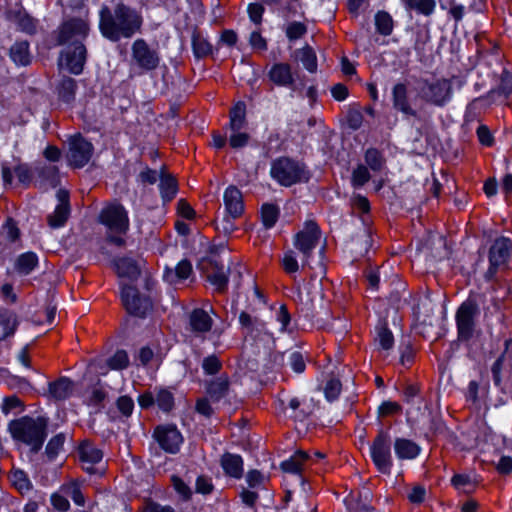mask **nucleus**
<instances>
[{
    "instance_id": "obj_1",
    "label": "nucleus",
    "mask_w": 512,
    "mask_h": 512,
    "mask_svg": "<svg viewBox=\"0 0 512 512\" xmlns=\"http://www.w3.org/2000/svg\"><path fill=\"white\" fill-rule=\"evenodd\" d=\"M98 15L100 33L111 42L131 39L141 32L144 23L141 12L122 1L113 6L103 4Z\"/></svg>"
},
{
    "instance_id": "obj_2",
    "label": "nucleus",
    "mask_w": 512,
    "mask_h": 512,
    "mask_svg": "<svg viewBox=\"0 0 512 512\" xmlns=\"http://www.w3.org/2000/svg\"><path fill=\"white\" fill-rule=\"evenodd\" d=\"M48 420L45 417L36 418L24 416L9 424L12 437L30 446L31 452L37 453L47 437Z\"/></svg>"
},
{
    "instance_id": "obj_3",
    "label": "nucleus",
    "mask_w": 512,
    "mask_h": 512,
    "mask_svg": "<svg viewBox=\"0 0 512 512\" xmlns=\"http://www.w3.org/2000/svg\"><path fill=\"white\" fill-rule=\"evenodd\" d=\"M271 177L280 185L290 187L297 183H307L311 173L305 163L290 157H279L271 164Z\"/></svg>"
},
{
    "instance_id": "obj_4",
    "label": "nucleus",
    "mask_w": 512,
    "mask_h": 512,
    "mask_svg": "<svg viewBox=\"0 0 512 512\" xmlns=\"http://www.w3.org/2000/svg\"><path fill=\"white\" fill-rule=\"evenodd\" d=\"M415 99L420 98L426 103L442 107L450 101L452 97V85L447 79H428L420 78L416 82Z\"/></svg>"
},
{
    "instance_id": "obj_5",
    "label": "nucleus",
    "mask_w": 512,
    "mask_h": 512,
    "mask_svg": "<svg viewBox=\"0 0 512 512\" xmlns=\"http://www.w3.org/2000/svg\"><path fill=\"white\" fill-rule=\"evenodd\" d=\"M480 307L475 297L469 296L457 309L455 322L458 340L468 342L474 336Z\"/></svg>"
},
{
    "instance_id": "obj_6",
    "label": "nucleus",
    "mask_w": 512,
    "mask_h": 512,
    "mask_svg": "<svg viewBox=\"0 0 512 512\" xmlns=\"http://www.w3.org/2000/svg\"><path fill=\"white\" fill-rule=\"evenodd\" d=\"M391 444L389 432L380 429L370 446V455L375 467L385 475H389L393 467Z\"/></svg>"
},
{
    "instance_id": "obj_7",
    "label": "nucleus",
    "mask_w": 512,
    "mask_h": 512,
    "mask_svg": "<svg viewBox=\"0 0 512 512\" xmlns=\"http://www.w3.org/2000/svg\"><path fill=\"white\" fill-rule=\"evenodd\" d=\"M160 55L156 49L149 46L146 40L136 39L131 46V64L140 69L141 74L158 68Z\"/></svg>"
},
{
    "instance_id": "obj_8",
    "label": "nucleus",
    "mask_w": 512,
    "mask_h": 512,
    "mask_svg": "<svg viewBox=\"0 0 512 512\" xmlns=\"http://www.w3.org/2000/svg\"><path fill=\"white\" fill-rule=\"evenodd\" d=\"M321 238L319 226L314 221H307L302 231L295 235L294 246L302 255V266H309V258Z\"/></svg>"
},
{
    "instance_id": "obj_9",
    "label": "nucleus",
    "mask_w": 512,
    "mask_h": 512,
    "mask_svg": "<svg viewBox=\"0 0 512 512\" xmlns=\"http://www.w3.org/2000/svg\"><path fill=\"white\" fill-rule=\"evenodd\" d=\"M68 145L69 149L66 157L70 166L82 168L89 163L94 152L91 142L77 134L69 138Z\"/></svg>"
},
{
    "instance_id": "obj_10",
    "label": "nucleus",
    "mask_w": 512,
    "mask_h": 512,
    "mask_svg": "<svg viewBox=\"0 0 512 512\" xmlns=\"http://www.w3.org/2000/svg\"><path fill=\"white\" fill-rule=\"evenodd\" d=\"M121 299L127 312L136 317L143 318L152 309L150 298L142 295L135 287L130 285L122 287Z\"/></svg>"
},
{
    "instance_id": "obj_11",
    "label": "nucleus",
    "mask_w": 512,
    "mask_h": 512,
    "mask_svg": "<svg viewBox=\"0 0 512 512\" xmlns=\"http://www.w3.org/2000/svg\"><path fill=\"white\" fill-rule=\"evenodd\" d=\"M200 269L205 278L218 292H224L228 284V276L222 261L215 256H209L200 262Z\"/></svg>"
},
{
    "instance_id": "obj_12",
    "label": "nucleus",
    "mask_w": 512,
    "mask_h": 512,
    "mask_svg": "<svg viewBox=\"0 0 512 512\" xmlns=\"http://www.w3.org/2000/svg\"><path fill=\"white\" fill-rule=\"evenodd\" d=\"M100 222L117 234H124L129 228L127 211L118 203L110 204L102 209Z\"/></svg>"
},
{
    "instance_id": "obj_13",
    "label": "nucleus",
    "mask_w": 512,
    "mask_h": 512,
    "mask_svg": "<svg viewBox=\"0 0 512 512\" xmlns=\"http://www.w3.org/2000/svg\"><path fill=\"white\" fill-rule=\"evenodd\" d=\"M89 24L80 18H71L65 21L58 29L57 43L64 45L82 42L88 35Z\"/></svg>"
},
{
    "instance_id": "obj_14",
    "label": "nucleus",
    "mask_w": 512,
    "mask_h": 512,
    "mask_svg": "<svg viewBox=\"0 0 512 512\" xmlns=\"http://www.w3.org/2000/svg\"><path fill=\"white\" fill-rule=\"evenodd\" d=\"M87 50L82 42H77L74 46L68 47L61 53L59 66L65 67L71 74L79 75L84 69Z\"/></svg>"
},
{
    "instance_id": "obj_15",
    "label": "nucleus",
    "mask_w": 512,
    "mask_h": 512,
    "mask_svg": "<svg viewBox=\"0 0 512 512\" xmlns=\"http://www.w3.org/2000/svg\"><path fill=\"white\" fill-rule=\"evenodd\" d=\"M269 80L279 87H286L294 92H302V88L296 84L292 66L286 62L274 63L267 74Z\"/></svg>"
},
{
    "instance_id": "obj_16",
    "label": "nucleus",
    "mask_w": 512,
    "mask_h": 512,
    "mask_svg": "<svg viewBox=\"0 0 512 512\" xmlns=\"http://www.w3.org/2000/svg\"><path fill=\"white\" fill-rule=\"evenodd\" d=\"M392 105L393 108L403 114L405 117L419 118L416 109L411 105L410 90L408 82H398L392 87Z\"/></svg>"
},
{
    "instance_id": "obj_17",
    "label": "nucleus",
    "mask_w": 512,
    "mask_h": 512,
    "mask_svg": "<svg viewBox=\"0 0 512 512\" xmlns=\"http://www.w3.org/2000/svg\"><path fill=\"white\" fill-rule=\"evenodd\" d=\"M160 447L167 453L175 454L179 451L183 437L179 430L172 425L158 426L153 433Z\"/></svg>"
},
{
    "instance_id": "obj_18",
    "label": "nucleus",
    "mask_w": 512,
    "mask_h": 512,
    "mask_svg": "<svg viewBox=\"0 0 512 512\" xmlns=\"http://www.w3.org/2000/svg\"><path fill=\"white\" fill-rule=\"evenodd\" d=\"M59 204L54 212L47 217L48 224L51 228H60L65 225L70 215L69 194L65 190L57 192Z\"/></svg>"
},
{
    "instance_id": "obj_19",
    "label": "nucleus",
    "mask_w": 512,
    "mask_h": 512,
    "mask_svg": "<svg viewBox=\"0 0 512 512\" xmlns=\"http://www.w3.org/2000/svg\"><path fill=\"white\" fill-rule=\"evenodd\" d=\"M78 455L84 465V469L88 473H93L94 465L99 463L103 458V452L88 440L83 441L79 445Z\"/></svg>"
},
{
    "instance_id": "obj_20",
    "label": "nucleus",
    "mask_w": 512,
    "mask_h": 512,
    "mask_svg": "<svg viewBox=\"0 0 512 512\" xmlns=\"http://www.w3.org/2000/svg\"><path fill=\"white\" fill-rule=\"evenodd\" d=\"M225 212L234 218H239L244 212V202L241 191L235 186H229L224 192Z\"/></svg>"
},
{
    "instance_id": "obj_21",
    "label": "nucleus",
    "mask_w": 512,
    "mask_h": 512,
    "mask_svg": "<svg viewBox=\"0 0 512 512\" xmlns=\"http://www.w3.org/2000/svg\"><path fill=\"white\" fill-rule=\"evenodd\" d=\"M239 323L246 334L257 339L263 335H270L266 323L258 317H252L247 312L243 311L239 315Z\"/></svg>"
},
{
    "instance_id": "obj_22",
    "label": "nucleus",
    "mask_w": 512,
    "mask_h": 512,
    "mask_svg": "<svg viewBox=\"0 0 512 512\" xmlns=\"http://www.w3.org/2000/svg\"><path fill=\"white\" fill-rule=\"evenodd\" d=\"M213 319L203 308L194 309L189 316L190 330L196 335H202L211 330Z\"/></svg>"
},
{
    "instance_id": "obj_23",
    "label": "nucleus",
    "mask_w": 512,
    "mask_h": 512,
    "mask_svg": "<svg viewBox=\"0 0 512 512\" xmlns=\"http://www.w3.org/2000/svg\"><path fill=\"white\" fill-rule=\"evenodd\" d=\"M393 446L399 460H413L421 453V447L416 442L404 437H397Z\"/></svg>"
},
{
    "instance_id": "obj_24",
    "label": "nucleus",
    "mask_w": 512,
    "mask_h": 512,
    "mask_svg": "<svg viewBox=\"0 0 512 512\" xmlns=\"http://www.w3.org/2000/svg\"><path fill=\"white\" fill-rule=\"evenodd\" d=\"M510 256V240L505 237L497 238L489 250V264L503 266Z\"/></svg>"
},
{
    "instance_id": "obj_25",
    "label": "nucleus",
    "mask_w": 512,
    "mask_h": 512,
    "mask_svg": "<svg viewBox=\"0 0 512 512\" xmlns=\"http://www.w3.org/2000/svg\"><path fill=\"white\" fill-rule=\"evenodd\" d=\"M114 269L119 277L136 280L141 273L138 262L131 257H118L113 260Z\"/></svg>"
},
{
    "instance_id": "obj_26",
    "label": "nucleus",
    "mask_w": 512,
    "mask_h": 512,
    "mask_svg": "<svg viewBox=\"0 0 512 512\" xmlns=\"http://www.w3.org/2000/svg\"><path fill=\"white\" fill-rule=\"evenodd\" d=\"M7 19L15 23L18 29L26 34H34L37 30V20L22 10H10Z\"/></svg>"
},
{
    "instance_id": "obj_27",
    "label": "nucleus",
    "mask_w": 512,
    "mask_h": 512,
    "mask_svg": "<svg viewBox=\"0 0 512 512\" xmlns=\"http://www.w3.org/2000/svg\"><path fill=\"white\" fill-rule=\"evenodd\" d=\"M229 386L228 377L221 375L207 383L206 393L210 400L218 402L228 394Z\"/></svg>"
},
{
    "instance_id": "obj_28",
    "label": "nucleus",
    "mask_w": 512,
    "mask_h": 512,
    "mask_svg": "<svg viewBox=\"0 0 512 512\" xmlns=\"http://www.w3.org/2000/svg\"><path fill=\"white\" fill-rule=\"evenodd\" d=\"M74 384L67 377H60L54 382L49 383V395L55 400H65L73 392Z\"/></svg>"
},
{
    "instance_id": "obj_29",
    "label": "nucleus",
    "mask_w": 512,
    "mask_h": 512,
    "mask_svg": "<svg viewBox=\"0 0 512 512\" xmlns=\"http://www.w3.org/2000/svg\"><path fill=\"white\" fill-rule=\"evenodd\" d=\"M221 466L230 477L239 479L243 475V460L239 455L225 453L221 457Z\"/></svg>"
},
{
    "instance_id": "obj_30",
    "label": "nucleus",
    "mask_w": 512,
    "mask_h": 512,
    "mask_svg": "<svg viewBox=\"0 0 512 512\" xmlns=\"http://www.w3.org/2000/svg\"><path fill=\"white\" fill-rule=\"evenodd\" d=\"M19 324L17 315L9 310H0V341L13 336Z\"/></svg>"
},
{
    "instance_id": "obj_31",
    "label": "nucleus",
    "mask_w": 512,
    "mask_h": 512,
    "mask_svg": "<svg viewBox=\"0 0 512 512\" xmlns=\"http://www.w3.org/2000/svg\"><path fill=\"white\" fill-rule=\"evenodd\" d=\"M9 56L16 65H29L31 63L29 43L25 40L15 42L9 50Z\"/></svg>"
},
{
    "instance_id": "obj_32",
    "label": "nucleus",
    "mask_w": 512,
    "mask_h": 512,
    "mask_svg": "<svg viewBox=\"0 0 512 512\" xmlns=\"http://www.w3.org/2000/svg\"><path fill=\"white\" fill-rule=\"evenodd\" d=\"M76 91V80L68 76H64L57 85L58 97L65 104H71L74 102Z\"/></svg>"
},
{
    "instance_id": "obj_33",
    "label": "nucleus",
    "mask_w": 512,
    "mask_h": 512,
    "mask_svg": "<svg viewBox=\"0 0 512 512\" xmlns=\"http://www.w3.org/2000/svg\"><path fill=\"white\" fill-rule=\"evenodd\" d=\"M312 459L309 453L305 451H297L288 460L281 463V469L284 472L298 474L302 471L303 465Z\"/></svg>"
},
{
    "instance_id": "obj_34",
    "label": "nucleus",
    "mask_w": 512,
    "mask_h": 512,
    "mask_svg": "<svg viewBox=\"0 0 512 512\" xmlns=\"http://www.w3.org/2000/svg\"><path fill=\"white\" fill-rule=\"evenodd\" d=\"M229 129L231 132L242 131L247 125L246 106L244 103H237L230 111Z\"/></svg>"
},
{
    "instance_id": "obj_35",
    "label": "nucleus",
    "mask_w": 512,
    "mask_h": 512,
    "mask_svg": "<svg viewBox=\"0 0 512 512\" xmlns=\"http://www.w3.org/2000/svg\"><path fill=\"white\" fill-rule=\"evenodd\" d=\"M192 273V265L190 261L181 260L175 269H166L164 278L170 282L175 283L176 280H185Z\"/></svg>"
},
{
    "instance_id": "obj_36",
    "label": "nucleus",
    "mask_w": 512,
    "mask_h": 512,
    "mask_svg": "<svg viewBox=\"0 0 512 512\" xmlns=\"http://www.w3.org/2000/svg\"><path fill=\"white\" fill-rule=\"evenodd\" d=\"M374 23L377 33L382 36H390L394 29V20L392 16L384 10L375 14Z\"/></svg>"
},
{
    "instance_id": "obj_37",
    "label": "nucleus",
    "mask_w": 512,
    "mask_h": 512,
    "mask_svg": "<svg viewBox=\"0 0 512 512\" xmlns=\"http://www.w3.org/2000/svg\"><path fill=\"white\" fill-rule=\"evenodd\" d=\"M406 10H414L418 14L430 16L436 8L435 0H401Z\"/></svg>"
},
{
    "instance_id": "obj_38",
    "label": "nucleus",
    "mask_w": 512,
    "mask_h": 512,
    "mask_svg": "<svg viewBox=\"0 0 512 512\" xmlns=\"http://www.w3.org/2000/svg\"><path fill=\"white\" fill-rule=\"evenodd\" d=\"M160 194L164 202L171 201L177 193V182L171 175L162 173L159 183Z\"/></svg>"
},
{
    "instance_id": "obj_39",
    "label": "nucleus",
    "mask_w": 512,
    "mask_h": 512,
    "mask_svg": "<svg viewBox=\"0 0 512 512\" xmlns=\"http://www.w3.org/2000/svg\"><path fill=\"white\" fill-rule=\"evenodd\" d=\"M38 264V257L33 252H26L18 256L15 269L23 275L30 274Z\"/></svg>"
},
{
    "instance_id": "obj_40",
    "label": "nucleus",
    "mask_w": 512,
    "mask_h": 512,
    "mask_svg": "<svg viewBox=\"0 0 512 512\" xmlns=\"http://www.w3.org/2000/svg\"><path fill=\"white\" fill-rule=\"evenodd\" d=\"M296 54L308 72L315 73L317 71V56L312 47L306 45L305 47L298 49Z\"/></svg>"
},
{
    "instance_id": "obj_41",
    "label": "nucleus",
    "mask_w": 512,
    "mask_h": 512,
    "mask_svg": "<svg viewBox=\"0 0 512 512\" xmlns=\"http://www.w3.org/2000/svg\"><path fill=\"white\" fill-rule=\"evenodd\" d=\"M279 214L280 209L277 205L272 203L263 204L261 207V218L265 228H272L276 224Z\"/></svg>"
},
{
    "instance_id": "obj_42",
    "label": "nucleus",
    "mask_w": 512,
    "mask_h": 512,
    "mask_svg": "<svg viewBox=\"0 0 512 512\" xmlns=\"http://www.w3.org/2000/svg\"><path fill=\"white\" fill-rule=\"evenodd\" d=\"M36 172L42 180L51 187L59 183L58 168L54 165H42L36 168Z\"/></svg>"
},
{
    "instance_id": "obj_43",
    "label": "nucleus",
    "mask_w": 512,
    "mask_h": 512,
    "mask_svg": "<svg viewBox=\"0 0 512 512\" xmlns=\"http://www.w3.org/2000/svg\"><path fill=\"white\" fill-rule=\"evenodd\" d=\"M11 481L14 487L22 494L29 492L32 489V483L28 478V475L23 470H13L11 473Z\"/></svg>"
},
{
    "instance_id": "obj_44",
    "label": "nucleus",
    "mask_w": 512,
    "mask_h": 512,
    "mask_svg": "<svg viewBox=\"0 0 512 512\" xmlns=\"http://www.w3.org/2000/svg\"><path fill=\"white\" fill-rule=\"evenodd\" d=\"M64 442L65 435L63 433H59L49 440L45 448V453L50 460H53L59 454L60 450L63 448Z\"/></svg>"
},
{
    "instance_id": "obj_45",
    "label": "nucleus",
    "mask_w": 512,
    "mask_h": 512,
    "mask_svg": "<svg viewBox=\"0 0 512 512\" xmlns=\"http://www.w3.org/2000/svg\"><path fill=\"white\" fill-rule=\"evenodd\" d=\"M107 365L113 370H123L129 365V357L125 350H117L113 356L107 360Z\"/></svg>"
},
{
    "instance_id": "obj_46",
    "label": "nucleus",
    "mask_w": 512,
    "mask_h": 512,
    "mask_svg": "<svg viewBox=\"0 0 512 512\" xmlns=\"http://www.w3.org/2000/svg\"><path fill=\"white\" fill-rule=\"evenodd\" d=\"M365 162L373 171H380L384 164V158L377 149L369 148L365 153Z\"/></svg>"
},
{
    "instance_id": "obj_47",
    "label": "nucleus",
    "mask_w": 512,
    "mask_h": 512,
    "mask_svg": "<svg viewBox=\"0 0 512 512\" xmlns=\"http://www.w3.org/2000/svg\"><path fill=\"white\" fill-rule=\"evenodd\" d=\"M375 340L384 350L391 349L394 344L393 334L386 326L377 327V337Z\"/></svg>"
},
{
    "instance_id": "obj_48",
    "label": "nucleus",
    "mask_w": 512,
    "mask_h": 512,
    "mask_svg": "<svg viewBox=\"0 0 512 512\" xmlns=\"http://www.w3.org/2000/svg\"><path fill=\"white\" fill-rule=\"evenodd\" d=\"M192 46L194 54L197 57H205L212 51L210 43L199 35H194L192 38Z\"/></svg>"
},
{
    "instance_id": "obj_49",
    "label": "nucleus",
    "mask_w": 512,
    "mask_h": 512,
    "mask_svg": "<svg viewBox=\"0 0 512 512\" xmlns=\"http://www.w3.org/2000/svg\"><path fill=\"white\" fill-rule=\"evenodd\" d=\"M285 32L290 41H295L307 33V26L302 22L293 21L287 25Z\"/></svg>"
},
{
    "instance_id": "obj_50",
    "label": "nucleus",
    "mask_w": 512,
    "mask_h": 512,
    "mask_svg": "<svg viewBox=\"0 0 512 512\" xmlns=\"http://www.w3.org/2000/svg\"><path fill=\"white\" fill-rule=\"evenodd\" d=\"M155 401L158 407L164 412H169L174 405L173 395L166 389H162L157 393Z\"/></svg>"
},
{
    "instance_id": "obj_51",
    "label": "nucleus",
    "mask_w": 512,
    "mask_h": 512,
    "mask_svg": "<svg viewBox=\"0 0 512 512\" xmlns=\"http://www.w3.org/2000/svg\"><path fill=\"white\" fill-rule=\"evenodd\" d=\"M370 180V173L366 166L358 165L352 173V184L354 187H362Z\"/></svg>"
},
{
    "instance_id": "obj_52",
    "label": "nucleus",
    "mask_w": 512,
    "mask_h": 512,
    "mask_svg": "<svg viewBox=\"0 0 512 512\" xmlns=\"http://www.w3.org/2000/svg\"><path fill=\"white\" fill-rule=\"evenodd\" d=\"M202 368L207 375H215L222 368V363L216 355H209L203 359Z\"/></svg>"
},
{
    "instance_id": "obj_53",
    "label": "nucleus",
    "mask_w": 512,
    "mask_h": 512,
    "mask_svg": "<svg viewBox=\"0 0 512 512\" xmlns=\"http://www.w3.org/2000/svg\"><path fill=\"white\" fill-rule=\"evenodd\" d=\"M250 138V135L244 131L231 132L229 145L233 149H240L248 145Z\"/></svg>"
},
{
    "instance_id": "obj_54",
    "label": "nucleus",
    "mask_w": 512,
    "mask_h": 512,
    "mask_svg": "<svg viewBox=\"0 0 512 512\" xmlns=\"http://www.w3.org/2000/svg\"><path fill=\"white\" fill-rule=\"evenodd\" d=\"M341 392V382L338 379H330L324 388L325 397L328 401H334Z\"/></svg>"
},
{
    "instance_id": "obj_55",
    "label": "nucleus",
    "mask_w": 512,
    "mask_h": 512,
    "mask_svg": "<svg viewBox=\"0 0 512 512\" xmlns=\"http://www.w3.org/2000/svg\"><path fill=\"white\" fill-rule=\"evenodd\" d=\"M172 485L175 491L182 497L183 500H189L192 495L190 487L178 476H172Z\"/></svg>"
},
{
    "instance_id": "obj_56",
    "label": "nucleus",
    "mask_w": 512,
    "mask_h": 512,
    "mask_svg": "<svg viewBox=\"0 0 512 512\" xmlns=\"http://www.w3.org/2000/svg\"><path fill=\"white\" fill-rule=\"evenodd\" d=\"M235 219L236 218L232 217L229 213H225L224 217L220 221H217L216 228L225 235H230L236 230Z\"/></svg>"
},
{
    "instance_id": "obj_57",
    "label": "nucleus",
    "mask_w": 512,
    "mask_h": 512,
    "mask_svg": "<svg viewBox=\"0 0 512 512\" xmlns=\"http://www.w3.org/2000/svg\"><path fill=\"white\" fill-rule=\"evenodd\" d=\"M282 266L288 274L296 273L299 270L298 261L292 250H289L284 254Z\"/></svg>"
},
{
    "instance_id": "obj_58",
    "label": "nucleus",
    "mask_w": 512,
    "mask_h": 512,
    "mask_svg": "<svg viewBox=\"0 0 512 512\" xmlns=\"http://www.w3.org/2000/svg\"><path fill=\"white\" fill-rule=\"evenodd\" d=\"M14 173L18 179V181L27 186L31 183L32 180V170L26 164H20L14 168Z\"/></svg>"
},
{
    "instance_id": "obj_59",
    "label": "nucleus",
    "mask_w": 512,
    "mask_h": 512,
    "mask_svg": "<svg viewBox=\"0 0 512 512\" xmlns=\"http://www.w3.org/2000/svg\"><path fill=\"white\" fill-rule=\"evenodd\" d=\"M301 402L298 398H291L288 407L293 411L292 417L297 420L303 421L308 417L310 411L305 408H300Z\"/></svg>"
},
{
    "instance_id": "obj_60",
    "label": "nucleus",
    "mask_w": 512,
    "mask_h": 512,
    "mask_svg": "<svg viewBox=\"0 0 512 512\" xmlns=\"http://www.w3.org/2000/svg\"><path fill=\"white\" fill-rule=\"evenodd\" d=\"M507 365L506 360L500 355L491 367L493 382L496 386L500 387L502 383V369Z\"/></svg>"
},
{
    "instance_id": "obj_61",
    "label": "nucleus",
    "mask_w": 512,
    "mask_h": 512,
    "mask_svg": "<svg viewBox=\"0 0 512 512\" xmlns=\"http://www.w3.org/2000/svg\"><path fill=\"white\" fill-rule=\"evenodd\" d=\"M420 387L417 384H407L403 390V400L408 405H414L419 398Z\"/></svg>"
},
{
    "instance_id": "obj_62",
    "label": "nucleus",
    "mask_w": 512,
    "mask_h": 512,
    "mask_svg": "<svg viewBox=\"0 0 512 512\" xmlns=\"http://www.w3.org/2000/svg\"><path fill=\"white\" fill-rule=\"evenodd\" d=\"M288 361L293 371H295L296 373L304 372L306 364L302 353L298 351L292 352L288 357Z\"/></svg>"
},
{
    "instance_id": "obj_63",
    "label": "nucleus",
    "mask_w": 512,
    "mask_h": 512,
    "mask_svg": "<svg viewBox=\"0 0 512 512\" xmlns=\"http://www.w3.org/2000/svg\"><path fill=\"white\" fill-rule=\"evenodd\" d=\"M118 410L124 415L125 417L131 416L133 409H134V402L133 399L129 396H121L118 398L116 402Z\"/></svg>"
},
{
    "instance_id": "obj_64",
    "label": "nucleus",
    "mask_w": 512,
    "mask_h": 512,
    "mask_svg": "<svg viewBox=\"0 0 512 512\" xmlns=\"http://www.w3.org/2000/svg\"><path fill=\"white\" fill-rule=\"evenodd\" d=\"M426 497V489L422 485H415L408 493L407 498L413 504L424 502Z\"/></svg>"
}]
</instances>
